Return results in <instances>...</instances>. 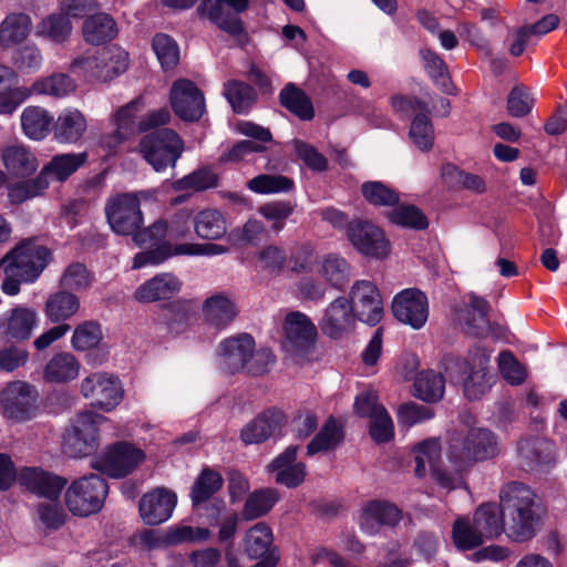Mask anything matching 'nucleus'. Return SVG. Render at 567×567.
Listing matches in <instances>:
<instances>
[{
  "instance_id": "1",
  "label": "nucleus",
  "mask_w": 567,
  "mask_h": 567,
  "mask_svg": "<svg viewBox=\"0 0 567 567\" xmlns=\"http://www.w3.org/2000/svg\"><path fill=\"white\" fill-rule=\"evenodd\" d=\"M194 213L190 208H182L167 219H158L150 227L135 235L138 246H156L154 249L142 251L133 259V269L148 265H159L174 256H217L228 251V248L218 244L183 243L172 244L165 241L185 238L190 233Z\"/></svg>"
},
{
  "instance_id": "2",
  "label": "nucleus",
  "mask_w": 567,
  "mask_h": 567,
  "mask_svg": "<svg viewBox=\"0 0 567 567\" xmlns=\"http://www.w3.org/2000/svg\"><path fill=\"white\" fill-rule=\"evenodd\" d=\"M498 453L497 437L487 429L474 427L464 435L453 437L449 446V466L454 474L447 476V467L437 471V484L447 491L464 486V473L474 462L493 458Z\"/></svg>"
},
{
  "instance_id": "3",
  "label": "nucleus",
  "mask_w": 567,
  "mask_h": 567,
  "mask_svg": "<svg viewBox=\"0 0 567 567\" xmlns=\"http://www.w3.org/2000/svg\"><path fill=\"white\" fill-rule=\"evenodd\" d=\"M506 535L516 543L530 540L539 524V504L535 492L524 483L509 482L499 493Z\"/></svg>"
},
{
  "instance_id": "4",
  "label": "nucleus",
  "mask_w": 567,
  "mask_h": 567,
  "mask_svg": "<svg viewBox=\"0 0 567 567\" xmlns=\"http://www.w3.org/2000/svg\"><path fill=\"white\" fill-rule=\"evenodd\" d=\"M106 421L101 414L84 410L74 414L64 430L62 446L71 457H85L100 445V426Z\"/></svg>"
},
{
  "instance_id": "5",
  "label": "nucleus",
  "mask_w": 567,
  "mask_h": 567,
  "mask_svg": "<svg viewBox=\"0 0 567 567\" xmlns=\"http://www.w3.org/2000/svg\"><path fill=\"white\" fill-rule=\"evenodd\" d=\"M146 460L145 452L132 442L120 441L105 446L92 458L94 470L112 478H122L135 472Z\"/></svg>"
},
{
  "instance_id": "6",
  "label": "nucleus",
  "mask_w": 567,
  "mask_h": 567,
  "mask_svg": "<svg viewBox=\"0 0 567 567\" xmlns=\"http://www.w3.org/2000/svg\"><path fill=\"white\" fill-rule=\"evenodd\" d=\"M109 486L96 474L84 475L74 480L65 491L68 509L79 517H87L100 512L107 496Z\"/></svg>"
},
{
  "instance_id": "7",
  "label": "nucleus",
  "mask_w": 567,
  "mask_h": 567,
  "mask_svg": "<svg viewBox=\"0 0 567 567\" xmlns=\"http://www.w3.org/2000/svg\"><path fill=\"white\" fill-rule=\"evenodd\" d=\"M49 260L50 251L47 247L25 240L7 254L1 262L4 264L6 275L20 278L23 282H33Z\"/></svg>"
},
{
  "instance_id": "8",
  "label": "nucleus",
  "mask_w": 567,
  "mask_h": 567,
  "mask_svg": "<svg viewBox=\"0 0 567 567\" xmlns=\"http://www.w3.org/2000/svg\"><path fill=\"white\" fill-rule=\"evenodd\" d=\"M144 105V100L138 97L121 107L114 114L113 123L116 128L112 141L103 142L105 146L113 148L133 134L135 130L147 131L150 128L164 125L169 121L171 113L167 109L163 107L148 113L142 121L136 123L135 117L137 113L143 110Z\"/></svg>"
},
{
  "instance_id": "9",
  "label": "nucleus",
  "mask_w": 567,
  "mask_h": 567,
  "mask_svg": "<svg viewBox=\"0 0 567 567\" xmlns=\"http://www.w3.org/2000/svg\"><path fill=\"white\" fill-rule=\"evenodd\" d=\"M183 151V141L171 128H162L147 134L140 143V153L156 172H163L168 166L175 167Z\"/></svg>"
},
{
  "instance_id": "10",
  "label": "nucleus",
  "mask_w": 567,
  "mask_h": 567,
  "mask_svg": "<svg viewBox=\"0 0 567 567\" xmlns=\"http://www.w3.org/2000/svg\"><path fill=\"white\" fill-rule=\"evenodd\" d=\"M105 215L111 229L122 236L140 234L143 224L140 197L136 194L125 193L111 197L105 205Z\"/></svg>"
},
{
  "instance_id": "11",
  "label": "nucleus",
  "mask_w": 567,
  "mask_h": 567,
  "mask_svg": "<svg viewBox=\"0 0 567 567\" xmlns=\"http://www.w3.org/2000/svg\"><path fill=\"white\" fill-rule=\"evenodd\" d=\"M38 390L24 382L9 383L0 394V406L4 417L16 422H25L37 416L39 411Z\"/></svg>"
},
{
  "instance_id": "12",
  "label": "nucleus",
  "mask_w": 567,
  "mask_h": 567,
  "mask_svg": "<svg viewBox=\"0 0 567 567\" xmlns=\"http://www.w3.org/2000/svg\"><path fill=\"white\" fill-rule=\"evenodd\" d=\"M81 394L91 401V405L103 412L113 411L123 400L124 391L117 377L106 372L86 375L80 388Z\"/></svg>"
},
{
  "instance_id": "13",
  "label": "nucleus",
  "mask_w": 567,
  "mask_h": 567,
  "mask_svg": "<svg viewBox=\"0 0 567 567\" xmlns=\"http://www.w3.org/2000/svg\"><path fill=\"white\" fill-rule=\"evenodd\" d=\"M114 65L112 69L105 66L107 55L104 56V49L85 53L74 59L71 63V71L85 80L106 82L122 74L128 66V54L126 51H115Z\"/></svg>"
},
{
  "instance_id": "14",
  "label": "nucleus",
  "mask_w": 567,
  "mask_h": 567,
  "mask_svg": "<svg viewBox=\"0 0 567 567\" xmlns=\"http://www.w3.org/2000/svg\"><path fill=\"white\" fill-rule=\"evenodd\" d=\"M347 238L361 255L383 259L390 254V241L384 231L367 220H353L347 227Z\"/></svg>"
},
{
  "instance_id": "15",
  "label": "nucleus",
  "mask_w": 567,
  "mask_h": 567,
  "mask_svg": "<svg viewBox=\"0 0 567 567\" xmlns=\"http://www.w3.org/2000/svg\"><path fill=\"white\" fill-rule=\"evenodd\" d=\"M350 310L353 317L370 326L379 323L383 317L381 295L377 286L368 280H359L350 290Z\"/></svg>"
},
{
  "instance_id": "16",
  "label": "nucleus",
  "mask_w": 567,
  "mask_h": 567,
  "mask_svg": "<svg viewBox=\"0 0 567 567\" xmlns=\"http://www.w3.org/2000/svg\"><path fill=\"white\" fill-rule=\"evenodd\" d=\"M169 102L175 114L183 121H198L205 112V99L194 82L178 79L173 82Z\"/></svg>"
},
{
  "instance_id": "17",
  "label": "nucleus",
  "mask_w": 567,
  "mask_h": 567,
  "mask_svg": "<svg viewBox=\"0 0 567 567\" xmlns=\"http://www.w3.org/2000/svg\"><path fill=\"white\" fill-rule=\"evenodd\" d=\"M392 312L400 322L419 330L429 318L427 297L420 289H404L394 296Z\"/></svg>"
},
{
  "instance_id": "18",
  "label": "nucleus",
  "mask_w": 567,
  "mask_h": 567,
  "mask_svg": "<svg viewBox=\"0 0 567 567\" xmlns=\"http://www.w3.org/2000/svg\"><path fill=\"white\" fill-rule=\"evenodd\" d=\"M177 504V495L165 487H156L145 493L138 502L142 520L150 526L168 520Z\"/></svg>"
},
{
  "instance_id": "19",
  "label": "nucleus",
  "mask_w": 567,
  "mask_h": 567,
  "mask_svg": "<svg viewBox=\"0 0 567 567\" xmlns=\"http://www.w3.org/2000/svg\"><path fill=\"white\" fill-rule=\"evenodd\" d=\"M248 8V0H204L199 7L202 14H205L219 29L231 35L243 32V23L237 13Z\"/></svg>"
},
{
  "instance_id": "20",
  "label": "nucleus",
  "mask_w": 567,
  "mask_h": 567,
  "mask_svg": "<svg viewBox=\"0 0 567 567\" xmlns=\"http://www.w3.org/2000/svg\"><path fill=\"white\" fill-rule=\"evenodd\" d=\"M255 349V340L248 333H240L225 339L217 350L218 365L228 373L245 370L247 360Z\"/></svg>"
},
{
  "instance_id": "21",
  "label": "nucleus",
  "mask_w": 567,
  "mask_h": 567,
  "mask_svg": "<svg viewBox=\"0 0 567 567\" xmlns=\"http://www.w3.org/2000/svg\"><path fill=\"white\" fill-rule=\"evenodd\" d=\"M284 348L291 353H302L313 344L317 337V328L305 313L300 311L289 312L284 322Z\"/></svg>"
},
{
  "instance_id": "22",
  "label": "nucleus",
  "mask_w": 567,
  "mask_h": 567,
  "mask_svg": "<svg viewBox=\"0 0 567 567\" xmlns=\"http://www.w3.org/2000/svg\"><path fill=\"white\" fill-rule=\"evenodd\" d=\"M39 317L35 310L28 307H16L0 316V339L3 341L27 340L38 327Z\"/></svg>"
},
{
  "instance_id": "23",
  "label": "nucleus",
  "mask_w": 567,
  "mask_h": 567,
  "mask_svg": "<svg viewBox=\"0 0 567 567\" xmlns=\"http://www.w3.org/2000/svg\"><path fill=\"white\" fill-rule=\"evenodd\" d=\"M401 517L402 514L398 506L386 501L374 499L361 506L357 520L363 533L374 535L381 526H394Z\"/></svg>"
},
{
  "instance_id": "24",
  "label": "nucleus",
  "mask_w": 567,
  "mask_h": 567,
  "mask_svg": "<svg viewBox=\"0 0 567 567\" xmlns=\"http://www.w3.org/2000/svg\"><path fill=\"white\" fill-rule=\"evenodd\" d=\"M285 424V413L278 409H269L246 424L240 437L246 444L261 443L279 433Z\"/></svg>"
},
{
  "instance_id": "25",
  "label": "nucleus",
  "mask_w": 567,
  "mask_h": 567,
  "mask_svg": "<svg viewBox=\"0 0 567 567\" xmlns=\"http://www.w3.org/2000/svg\"><path fill=\"white\" fill-rule=\"evenodd\" d=\"M297 451V446L290 445L268 465L276 482L289 488L301 484L306 476L305 464L296 461Z\"/></svg>"
},
{
  "instance_id": "26",
  "label": "nucleus",
  "mask_w": 567,
  "mask_h": 567,
  "mask_svg": "<svg viewBox=\"0 0 567 567\" xmlns=\"http://www.w3.org/2000/svg\"><path fill=\"white\" fill-rule=\"evenodd\" d=\"M18 480L29 491L48 499H58L65 485L63 478L37 467L21 470Z\"/></svg>"
},
{
  "instance_id": "27",
  "label": "nucleus",
  "mask_w": 567,
  "mask_h": 567,
  "mask_svg": "<svg viewBox=\"0 0 567 567\" xmlns=\"http://www.w3.org/2000/svg\"><path fill=\"white\" fill-rule=\"evenodd\" d=\"M181 280L171 272H162L140 285L133 298L138 302H154L169 299L179 292Z\"/></svg>"
},
{
  "instance_id": "28",
  "label": "nucleus",
  "mask_w": 567,
  "mask_h": 567,
  "mask_svg": "<svg viewBox=\"0 0 567 567\" xmlns=\"http://www.w3.org/2000/svg\"><path fill=\"white\" fill-rule=\"evenodd\" d=\"M87 121L85 115L75 107L62 110L54 121V138L60 144H75L86 133Z\"/></svg>"
},
{
  "instance_id": "29",
  "label": "nucleus",
  "mask_w": 567,
  "mask_h": 567,
  "mask_svg": "<svg viewBox=\"0 0 567 567\" xmlns=\"http://www.w3.org/2000/svg\"><path fill=\"white\" fill-rule=\"evenodd\" d=\"M0 157L7 177L24 178L32 175L39 167L37 156L23 145L3 147Z\"/></svg>"
},
{
  "instance_id": "30",
  "label": "nucleus",
  "mask_w": 567,
  "mask_h": 567,
  "mask_svg": "<svg viewBox=\"0 0 567 567\" xmlns=\"http://www.w3.org/2000/svg\"><path fill=\"white\" fill-rule=\"evenodd\" d=\"M352 323L353 315L349 307V300L339 297L324 310L320 327L326 336L339 339L350 330Z\"/></svg>"
},
{
  "instance_id": "31",
  "label": "nucleus",
  "mask_w": 567,
  "mask_h": 567,
  "mask_svg": "<svg viewBox=\"0 0 567 567\" xmlns=\"http://www.w3.org/2000/svg\"><path fill=\"white\" fill-rule=\"evenodd\" d=\"M81 363L71 352L54 353L43 367L42 377L48 383L65 384L80 375Z\"/></svg>"
},
{
  "instance_id": "32",
  "label": "nucleus",
  "mask_w": 567,
  "mask_h": 567,
  "mask_svg": "<svg viewBox=\"0 0 567 567\" xmlns=\"http://www.w3.org/2000/svg\"><path fill=\"white\" fill-rule=\"evenodd\" d=\"M87 159L86 153H66L55 155L39 173L45 188L52 182H64L75 173Z\"/></svg>"
},
{
  "instance_id": "33",
  "label": "nucleus",
  "mask_w": 567,
  "mask_h": 567,
  "mask_svg": "<svg viewBox=\"0 0 567 567\" xmlns=\"http://www.w3.org/2000/svg\"><path fill=\"white\" fill-rule=\"evenodd\" d=\"M21 130L32 141H43L54 126V116L43 106L29 105L20 115Z\"/></svg>"
},
{
  "instance_id": "34",
  "label": "nucleus",
  "mask_w": 567,
  "mask_h": 567,
  "mask_svg": "<svg viewBox=\"0 0 567 567\" xmlns=\"http://www.w3.org/2000/svg\"><path fill=\"white\" fill-rule=\"evenodd\" d=\"M517 453L524 470L536 471L553 461L554 445L543 439H525L518 442Z\"/></svg>"
},
{
  "instance_id": "35",
  "label": "nucleus",
  "mask_w": 567,
  "mask_h": 567,
  "mask_svg": "<svg viewBox=\"0 0 567 567\" xmlns=\"http://www.w3.org/2000/svg\"><path fill=\"white\" fill-rule=\"evenodd\" d=\"M116 21L107 13L99 12L87 16L82 24V37L92 45H101L117 37Z\"/></svg>"
},
{
  "instance_id": "36",
  "label": "nucleus",
  "mask_w": 567,
  "mask_h": 567,
  "mask_svg": "<svg viewBox=\"0 0 567 567\" xmlns=\"http://www.w3.org/2000/svg\"><path fill=\"white\" fill-rule=\"evenodd\" d=\"M237 313L235 301L225 293H216L207 298L203 305L205 321L217 329L228 326Z\"/></svg>"
},
{
  "instance_id": "37",
  "label": "nucleus",
  "mask_w": 567,
  "mask_h": 567,
  "mask_svg": "<svg viewBox=\"0 0 567 567\" xmlns=\"http://www.w3.org/2000/svg\"><path fill=\"white\" fill-rule=\"evenodd\" d=\"M32 20L22 12H13L6 16L0 22V48L8 50L22 43L31 33Z\"/></svg>"
},
{
  "instance_id": "38",
  "label": "nucleus",
  "mask_w": 567,
  "mask_h": 567,
  "mask_svg": "<svg viewBox=\"0 0 567 567\" xmlns=\"http://www.w3.org/2000/svg\"><path fill=\"white\" fill-rule=\"evenodd\" d=\"M440 451V442L435 439L425 440L415 446V474L419 477L424 476L427 470H431L434 480L437 482L436 472L443 471L446 467L449 468L447 476L451 477L454 474V471L449 466V453L446 454V461L440 466L436 465Z\"/></svg>"
},
{
  "instance_id": "39",
  "label": "nucleus",
  "mask_w": 567,
  "mask_h": 567,
  "mask_svg": "<svg viewBox=\"0 0 567 567\" xmlns=\"http://www.w3.org/2000/svg\"><path fill=\"white\" fill-rule=\"evenodd\" d=\"M473 524L484 540L506 533L505 517L495 504L481 505L474 514Z\"/></svg>"
},
{
  "instance_id": "40",
  "label": "nucleus",
  "mask_w": 567,
  "mask_h": 567,
  "mask_svg": "<svg viewBox=\"0 0 567 567\" xmlns=\"http://www.w3.org/2000/svg\"><path fill=\"white\" fill-rule=\"evenodd\" d=\"M76 84L72 78L64 73H53L37 79L29 87L30 96L49 95L63 99L75 91Z\"/></svg>"
},
{
  "instance_id": "41",
  "label": "nucleus",
  "mask_w": 567,
  "mask_h": 567,
  "mask_svg": "<svg viewBox=\"0 0 567 567\" xmlns=\"http://www.w3.org/2000/svg\"><path fill=\"white\" fill-rule=\"evenodd\" d=\"M316 274L327 285L342 287L349 278L350 267L339 255L327 254L319 258Z\"/></svg>"
},
{
  "instance_id": "42",
  "label": "nucleus",
  "mask_w": 567,
  "mask_h": 567,
  "mask_svg": "<svg viewBox=\"0 0 567 567\" xmlns=\"http://www.w3.org/2000/svg\"><path fill=\"white\" fill-rule=\"evenodd\" d=\"M489 353L481 351L474 370L464 379L463 391L467 399L477 400L484 395L491 388V377L487 373Z\"/></svg>"
},
{
  "instance_id": "43",
  "label": "nucleus",
  "mask_w": 567,
  "mask_h": 567,
  "mask_svg": "<svg viewBox=\"0 0 567 567\" xmlns=\"http://www.w3.org/2000/svg\"><path fill=\"white\" fill-rule=\"evenodd\" d=\"M196 235L203 239L216 240L227 233L225 216L217 209L200 210L193 219Z\"/></svg>"
},
{
  "instance_id": "44",
  "label": "nucleus",
  "mask_w": 567,
  "mask_h": 567,
  "mask_svg": "<svg viewBox=\"0 0 567 567\" xmlns=\"http://www.w3.org/2000/svg\"><path fill=\"white\" fill-rule=\"evenodd\" d=\"M80 309L79 298L69 291L52 293L44 308L47 318L54 323L65 321L74 316Z\"/></svg>"
},
{
  "instance_id": "45",
  "label": "nucleus",
  "mask_w": 567,
  "mask_h": 567,
  "mask_svg": "<svg viewBox=\"0 0 567 567\" xmlns=\"http://www.w3.org/2000/svg\"><path fill=\"white\" fill-rule=\"evenodd\" d=\"M224 480L220 473L209 467H204L195 480L190 499L194 506H198L210 499L223 486Z\"/></svg>"
},
{
  "instance_id": "46",
  "label": "nucleus",
  "mask_w": 567,
  "mask_h": 567,
  "mask_svg": "<svg viewBox=\"0 0 567 567\" xmlns=\"http://www.w3.org/2000/svg\"><path fill=\"white\" fill-rule=\"evenodd\" d=\"M72 32L71 21L60 11L43 18L35 27V35L55 43L65 42Z\"/></svg>"
},
{
  "instance_id": "47",
  "label": "nucleus",
  "mask_w": 567,
  "mask_h": 567,
  "mask_svg": "<svg viewBox=\"0 0 567 567\" xmlns=\"http://www.w3.org/2000/svg\"><path fill=\"white\" fill-rule=\"evenodd\" d=\"M342 426L336 419L330 417L307 445V454L313 455L319 452L332 450L342 441Z\"/></svg>"
},
{
  "instance_id": "48",
  "label": "nucleus",
  "mask_w": 567,
  "mask_h": 567,
  "mask_svg": "<svg viewBox=\"0 0 567 567\" xmlns=\"http://www.w3.org/2000/svg\"><path fill=\"white\" fill-rule=\"evenodd\" d=\"M281 104L302 121L311 120L315 115L310 99L293 84H288L280 93Z\"/></svg>"
},
{
  "instance_id": "49",
  "label": "nucleus",
  "mask_w": 567,
  "mask_h": 567,
  "mask_svg": "<svg viewBox=\"0 0 567 567\" xmlns=\"http://www.w3.org/2000/svg\"><path fill=\"white\" fill-rule=\"evenodd\" d=\"M272 540L271 528L265 523H257L245 535V550L250 558L262 557L268 553Z\"/></svg>"
},
{
  "instance_id": "50",
  "label": "nucleus",
  "mask_w": 567,
  "mask_h": 567,
  "mask_svg": "<svg viewBox=\"0 0 567 567\" xmlns=\"http://www.w3.org/2000/svg\"><path fill=\"white\" fill-rule=\"evenodd\" d=\"M444 389V378L434 371L421 372L414 381L415 395L426 402H436L442 399Z\"/></svg>"
},
{
  "instance_id": "51",
  "label": "nucleus",
  "mask_w": 567,
  "mask_h": 567,
  "mask_svg": "<svg viewBox=\"0 0 567 567\" xmlns=\"http://www.w3.org/2000/svg\"><path fill=\"white\" fill-rule=\"evenodd\" d=\"M279 496L276 489L264 488L255 491L247 498L243 516L247 520L256 519L267 514L277 503Z\"/></svg>"
},
{
  "instance_id": "52",
  "label": "nucleus",
  "mask_w": 567,
  "mask_h": 567,
  "mask_svg": "<svg viewBox=\"0 0 567 567\" xmlns=\"http://www.w3.org/2000/svg\"><path fill=\"white\" fill-rule=\"evenodd\" d=\"M293 185V181L284 175L270 174H260L247 182L249 190L261 195L288 193Z\"/></svg>"
},
{
  "instance_id": "53",
  "label": "nucleus",
  "mask_w": 567,
  "mask_h": 567,
  "mask_svg": "<svg viewBox=\"0 0 567 567\" xmlns=\"http://www.w3.org/2000/svg\"><path fill=\"white\" fill-rule=\"evenodd\" d=\"M361 193L369 204L378 207L393 206L400 200V195L396 190L379 181L363 183Z\"/></svg>"
},
{
  "instance_id": "54",
  "label": "nucleus",
  "mask_w": 567,
  "mask_h": 567,
  "mask_svg": "<svg viewBox=\"0 0 567 567\" xmlns=\"http://www.w3.org/2000/svg\"><path fill=\"white\" fill-rule=\"evenodd\" d=\"M224 95L236 113L246 112L255 101L254 89L235 80L225 83Z\"/></svg>"
},
{
  "instance_id": "55",
  "label": "nucleus",
  "mask_w": 567,
  "mask_h": 567,
  "mask_svg": "<svg viewBox=\"0 0 567 567\" xmlns=\"http://www.w3.org/2000/svg\"><path fill=\"white\" fill-rule=\"evenodd\" d=\"M210 530L206 527L175 525L167 529L163 542L171 546L183 543H205L210 538Z\"/></svg>"
},
{
  "instance_id": "56",
  "label": "nucleus",
  "mask_w": 567,
  "mask_h": 567,
  "mask_svg": "<svg viewBox=\"0 0 567 567\" xmlns=\"http://www.w3.org/2000/svg\"><path fill=\"white\" fill-rule=\"evenodd\" d=\"M452 538L455 547L460 550H470L485 540L475 529L474 524L465 517H458L452 528Z\"/></svg>"
},
{
  "instance_id": "57",
  "label": "nucleus",
  "mask_w": 567,
  "mask_h": 567,
  "mask_svg": "<svg viewBox=\"0 0 567 567\" xmlns=\"http://www.w3.org/2000/svg\"><path fill=\"white\" fill-rule=\"evenodd\" d=\"M102 330L95 321H85L78 324L71 338V346L75 351H86L100 344Z\"/></svg>"
},
{
  "instance_id": "58",
  "label": "nucleus",
  "mask_w": 567,
  "mask_h": 567,
  "mask_svg": "<svg viewBox=\"0 0 567 567\" xmlns=\"http://www.w3.org/2000/svg\"><path fill=\"white\" fill-rule=\"evenodd\" d=\"M409 136L420 151L426 152L432 148L434 143V128L425 112L413 117Z\"/></svg>"
},
{
  "instance_id": "59",
  "label": "nucleus",
  "mask_w": 567,
  "mask_h": 567,
  "mask_svg": "<svg viewBox=\"0 0 567 567\" xmlns=\"http://www.w3.org/2000/svg\"><path fill=\"white\" fill-rule=\"evenodd\" d=\"M388 217L398 226L416 230L425 229L429 225L425 215L414 205H400L392 209Z\"/></svg>"
},
{
  "instance_id": "60",
  "label": "nucleus",
  "mask_w": 567,
  "mask_h": 567,
  "mask_svg": "<svg viewBox=\"0 0 567 567\" xmlns=\"http://www.w3.org/2000/svg\"><path fill=\"white\" fill-rule=\"evenodd\" d=\"M152 45L163 69H173L178 64L179 50L172 38L163 33L156 34L153 38Z\"/></svg>"
},
{
  "instance_id": "61",
  "label": "nucleus",
  "mask_w": 567,
  "mask_h": 567,
  "mask_svg": "<svg viewBox=\"0 0 567 567\" xmlns=\"http://www.w3.org/2000/svg\"><path fill=\"white\" fill-rule=\"evenodd\" d=\"M421 55L429 75L445 93L451 94L452 85L444 61L431 50H422Z\"/></svg>"
},
{
  "instance_id": "62",
  "label": "nucleus",
  "mask_w": 567,
  "mask_h": 567,
  "mask_svg": "<svg viewBox=\"0 0 567 567\" xmlns=\"http://www.w3.org/2000/svg\"><path fill=\"white\" fill-rule=\"evenodd\" d=\"M12 63L21 72H37L42 66L43 56L40 49L35 44L30 43L14 52Z\"/></svg>"
},
{
  "instance_id": "63",
  "label": "nucleus",
  "mask_w": 567,
  "mask_h": 567,
  "mask_svg": "<svg viewBox=\"0 0 567 567\" xmlns=\"http://www.w3.org/2000/svg\"><path fill=\"white\" fill-rule=\"evenodd\" d=\"M30 97L27 86L9 85L0 90V115L10 116Z\"/></svg>"
},
{
  "instance_id": "64",
  "label": "nucleus",
  "mask_w": 567,
  "mask_h": 567,
  "mask_svg": "<svg viewBox=\"0 0 567 567\" xmlns=\"http://www.w3.org/2000/svg\"><path fill=\"white\" fill-rule=\"evenodd\" d=\"M534 97L527 87L516 85L512 89L507 97V111L514 117L527 115L533 107Z\"/></svg>"
}]
</instances>
